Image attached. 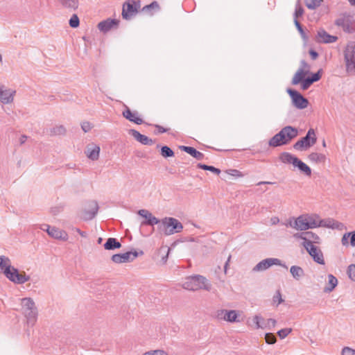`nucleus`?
Returning <instances> with one entry per match:
<instances>
[{"label": "nucleus", "instance_id": "obj_46", "mask_svg": "<svg viewBox=\"0 0 355 355\" xmlns=\"http://www.w3.org/2000/svg\"><path fill=\"white\" fill-rule=\"evenodd\" d=\"M265 339L268 344H274L277 341L275 336L272 333L266 334Z\"/></svg>", "mask_w": 355, "mask_h": 355}, {"label": "nucleus", "instance_id": "obj_63", "mask_svg": "<svg viewBox=\"0 0 355 355\" xmlns=\"http://www.w3.org/2000/svg\"><path fill=\"white\" fill-rule=\"evenodd\" d=\"M75 231L78 233L82 237H87V234L86 232H83L82 230H80L79 228H75Z\"/></svg>", "mask_w": 355, "mask_h": 355}, {"label": "nucleus", "instance_id": "obj_19", "mask_svg": "<svg viewBox=\"0 0 355 355\" xmlns=\"http://www.w3.org/2000/svg\"><path fill=\"white\" fill-rule=\"evenodd\" d=\"M59 5L70 12L76 11L80 6V0H56Z\"/></svg>", "mask_w": 355, "mask_h": 355}, {"label": "nucleus", "instance_id": "obj_22", "mask_svg": "<svg viewBox=\"0 0 355 355\" xmlns=\"http://www.w3.org/2000/svg\"><path fill=\"white\" fill-rule=\"evenodd\" d=\"M309 225L306 223V216L301 215L294 220L293 229L300 231H305L309 230Z\"/></svg>", "mask_w": 355, "mask_h": 355}, {"label": "nucleus", "instance_id": "obj_42", "mask_svg": "<svg viewBox=\"0 0 355 355\" xmlns=\"http://www.w3.org/2000/svg\"><path fill=\"white\" fill-rule=\"evenodd\" d=\"M69 26L73 28L79 26L80 20L76 14L72 15V16L69 19Z\"/></svg>", "mask_w": 355, "mask_h": 355}, {"label": "nucleus", "instance_id": "obj_20", "mask_svg": "<svg viewBox=\"0 0 355 355\" xmlns=\"http://www.w3.org/2000/svg\"><path fill=\"white\" fill-rule=\"evenodd\" d=\"M122 115L128 121L133 122L137 125H140L144 123L143 119L138 116V112H132L130 108H128L127 106H125V109L123 111Z\"/></svg>", "mask_w": 355, "mask_h": 355}, {"label": "nucleus", "instance_id": "obj_37", "mask_svg": "<svg viewBox=\"0 0 355 355\" xmlns=\"http://www.w3.org/2000/svg\"><path fill=\"white\" fill-rule=\"evenodd\" d=\"M197 167L200 169H203L205 171H209L216 175H219L220 173V170L218 168H216L213 166H209L205 164L199 163L197 165Z\"/></svg>", "mask_w": 355, "mask_h": 355}, {"label": "nucleus", "instance_id": "obj_32", "mask_svg": "<svg viewBox=\"0 0 355 355\" xmlns=\"http://www.w3.org/2000/svg\"><path fill=\"white\" fill-rule=\"evenodd\" d=\"M305 75H306V72L304 71V69L302 68H300L297 71V72L295 73V75L292 79V84L297 85L300 83H302V81L304 78Z\"/></svg>", "mask_w": 355, "mask_h": 355}, {"label": "nucleus", "instance_id": "obj_52", "mask_svg": "<svg viewBox=\"0 0 355 355\" xmlns=\"http://www.w3.org/2000/svg\"><path fill=\"white\" fill-rule=\"evenodd\" d=\"M341 355H355V349L349 347H345L342 349Z\"/></svg>", "mask_w": 355, "mask_h": 355}, {"label": "nucleus", "instance_id": "obj_17", "mask_svg": "<svg viewBox=\"0 0 355 355\" xmlns=\"http://www.w3.org/2000/svg\"><path fill=\"white\" fill-rule=\"evenodd\" d=\"M337 40L338 37L336 36L329 35L324 29H320L317 33L316 40L319 43H333Z\"/></svg>", "mask_w": 355, "mask_h": 355}, {"label": "nucleus", "instance_id": "obj_59", "mask_svg": "<svg viewBox=\"0 0 355 355\" xmlns=\"http://www.w3.org/2000/svg\"><path fill=\"white\" fill-rule=\"evenodd\" d=\"M153 355H168L166 352L161 349L152 350Z\"/></svg>", "mask_w": 355, "mask_h": 355}, {"label": "nucleus", "instance_id": "obj_10", "mask_svg": "<svg viewBox=\"0 0 355 355\" xmlns=\"http://www.w3.org/2000/svg\"><path fill=\"white\" fill-rule=\"evenodd\" d=\"M273 265L281 266L285 268H287V266L284 263H282L280 259L277 258H267L265 259L260 262H259L252 269L254 272L258 271H263L266 269L269 268Z\"/></svg>", "mask_w": 355, "mask_h": 355}, {"label": "nucleus", "instance_id": "obj_54", "mask_svg": "<svg viewBox=\"0 0 355 355\" xmlns=\"http://www.w3.org/2000/svg\"><path fill=\"white\" fill-rule=\"evenodd\" d=\"M81 128L85 132H87L91 130L92 126L89 122L85 121L82 123Z\"/></svg>", "mask_w": 355, "mask_h": 355}, {"label": "nucleus", "instance_id": "obj_60", "mask_svg": "<svg viewBox=\"0 0 355 355\" xmlns=\"http://www.w3.org/2000/svg\"><path fill=\"white\" fill-rule=\"evenodd\" d=\"M295 219V218H294V217L289 218V220L286 223H285L284 225L286 227H291L293 228Z\"/></svg>", "mask_w": 355, "mask_h": 355}, {"label": "nucleus", "instance_id": "obj_53", "mask_svg": "<svg viewBox=\"0 0 355 355\" xmlns=\"http://www.w3.org/2000/svg\"><path fill=\"white\" fill-rule=\"evenodd\" d=\"M309 78L311 79L313 83L318 81L321 78L320 71H318L317 73L312 74V76Z\"/></svg>", "mask_w": 355, "mask_h": 355}, {"label": "nucleus", "instance_id": "obj_15", "mask_svg": "<svg viewBox=\"0 0 355 355\" xmlns=\"http://www.w3.org/2000/svg\"><path fill=\"white\" fill-rule=\"evenodd\" d=\"M335 24L346 33H350L354 31V24L349 16H340L336 20Z\"/></svg>", "mask_w": 355, "mask_h": 355}, {"label": "nucleus", "instance_id": "obj_1", "mask_svg": "<svg viewBox=\"0 0 355 355\" xmlns=\"http://www.w3.org/2000/svg\"><path fill=\"white\" fill-rule=\"evenodd\" d=\"M0 268L6 277L15 284H23L30 280V276L25 272L19 273L18 270L12 266L11 261L8 257L0 256Z\"/></svg>", "mask_w": 355, "mask_h": 355}, {"label": "nucleus", "instance_id": "obj_35", "mask_svg": "<svg viewBox=\"0 0 355 355\" xmlns=\"http://www.w3.org/2000/svg\"><path fill=\"white\" fill-rule=\"evenodd\" d=\"M237 318H238V313H237L236 311L226 310L225 321H227L229 322H238L239 320H237Z\"/></svg>", "mask_w": 355, "mask_h": 355}, {"label": "nucleus", "instance_id": "obj_14", "mask_svg": "<svg viewBox=\"0 0 355 355\" xmlns=\"http://www.w3.org/2000/svg\"><path fill=\"white\" fill-rule=\"evenodd\" d=\"M119 22L118 19L107 18L99 22L97 27L100 31L106 33L112 29H116L119 25Z\"/></svg>", "mask_w": 355, "mask_h": 355}, {"label": "nucleus", "instance_id": "obj_51", "mask_svg": "<svg viewBox=\"0 0 355 355\" xmlns=\"http://www.w3.org/2000/svg\"><path fill=\"white\" fill-rule=\"evenodd\" d=\"M272 300H273L274 303L277 302V305L281 304L284 301L282 297V294H281L280 291L278 290L276 292L275 295L273 296Z\"/></svg>", "mask_w": 355, "mask_h": 355}, {"label": "nucleus", "instance_id": "obj_39", "mask_svg": "<svg viewBox=\"0 0 355 355\" xmlns=\"http://www.w3.org/2000/svg\"><path fill=\"white\" fill-rule=\"evenodd\" d=\"M304 10L300 4V1L297 0L295 3V10L294 12V19H297L298 17H301L304 14Z\"/></svg>", "mask_w": 355, "mask_h": 355}, {"label": "nucleus", "instance_id": "obj_50", "mask_svg": "<svg viewBox=\"0 0 355 355\" xmlns=\"http://www.w3.org/2000/svg\"><path fill=\"white\" fill-rule=\"evenodd\" d=\"M312 84L313 83L309 77L304 78L301 84L302 89L303 90L308 89Z\"/></svg>", "mask_w": 355, "mask_h": 355}, {"label": "nucleus", "instance_id": "obj_3", "mask_svg": "<svg viewBox=\"0 0 355 355\" xmlns=\"http://www.w3.org/2000/svg\"><path fill=\"white\" fill-rule=\"evenodd\" d=\"M183 288L193 291L200 289L209 291L211 288V285L205 277L194 275L186 278L185 282L183 283Z\"/></svg>", "mask_w": 355, "mask_h": 355}, {"label": "nucleus", "instance_id": "obj_23", "mask_svg": "<svg viewBox=\"0 0 355 355\" xmlns=\"http://www.w3.org/2000/svg\"><path fill=\"white\" fill-rule=\"evenodd\" d=\"M180 148L184 152L189 154L198 160H202L204 158V154L198 151L195 148L191 146H181Z\"/></svg>", "mask_w": 355, "mask_h": 355}, {"label": "nucleus", "instance_id": "obj_18", "mask_svg": "<svg viewBox=\"0 0 355 355\" xmlns=\"http://www.w3.org/2000/svg\"><path fill=\"white\" fill-rule=\"evenodd\" d=\"M129 133L134 137L135 140H137L138 142L141 143L143 145L152 146L155 143V141L152 139L149 138L148 137L144 135L141 134L136 130L131 129L130 130Z\"/></svg>", "mask_w": 355, "mask_h": 355}, {"label": "nucleus", "instance_id": "obj_48", "mask_svg": "<svg viewBox=\"0 0 355 355\" xmlns=\"http://www.w3.org/2000/svg\"><path fill=\"white\" fill-rule=\"evenodd\" d=\"M225 309H218L214 313V317L218 320H225Z\"/></svg>", "mask_w": 355, "mask_h": 355}, {"label": "nucleus", "instance_id": "obj_61", "mask_svg": "<svg viewBox=\"0 0 355 355\" xmlns=\"http://www.w3.org/2000/svg\"><path fill=\"white\" fill-rule=\"evenodd\" d=\"M309 54L311 55V59L313 60H316L318 58V53L315 51H314L313 49H311L309 51Z\"/></svg>", "mask_w": 355, "mask_h": 355}, {"label": "nucleus", "instance_id": "obj_2", "mask_svg": "<svg viewBox=\"0 0 355 355\" xmlns=\"http://www.w3.org/2000/svg\"><path fill=\"white\" fill-rule=\"evenodd\" d=\"M298 135V130L296 128L287 125L283 128L278 133L275 135L268 142L271 147H278L288 144L292 139H295Z\"/></svg>", "mask_w": 355, "mask_h": 355}, {"label": "nucleus", "instance_id": "obj_38", "mask_svg": "<svg viewBox=\"0 0 355 355\" xmlns=\"http://www.w3.org/2000/svg\"><path fill=\"white\" fill-rule=\"evenodd\" d=\"M161 155L164 158L171 157L174 156L173 150L167 146H164L161 148Z\"/></svg>", "mask_w": 355, "mask_h": 355}, {"label": "nucleus", "instance_id": "obj_49", "mask_svg": "<svg viewBox=\"0 0 355 355\" xmlns=\"http://www.w3.org/2000/svg\"><path fill=\"white\" fill-rule=\"evenodd\" d=\"M294 24H295L297 31L300 33L301 36L305 40L307 39V37L306 36V34L302 28L301 24L299 22V21L297 19H295Z\"/></svg>", "mask_w": 355, "mask_h": 355}, {"label": "nucleus", "instance_id": "obj_56", "mask_svg": "<svg viewBox=\"0 0 355 355\" xmlns=\"http://www.w3.org/2000/svg\"><path fill=\"white\" fill-rule=\"evenodd\" d=\"M293 236L295 238V239H302L304 241H306V240H308L309 239L307 238V236H306V234H305V232H301V233H296L293 235Z\"/></svg>", "mask_w": 355, "mask_h": 355}, {"label": "nucleus", "instance_id": "obj_29", "mask_svg": "<svg viewBox=\"0 0 355 355\" xmlns=\"http://www.w3.org/2000/svg\"><path fill=\"white\" fill-rule=\"evenodd\" d=\"M308 159L311 162L318 164L324 163L326 160V156L324 154L318 153H311L308 155Z\"/></svg>", "mask_w": 355, "mask_h": 355}, {"label": "nucleus", "instance_id": "obj_64", "mask_svg": "<svg viewBox=\"0 0 355 355\" xmlns=\"http://www.w3.org/2000/svg\"><path fill=\"white\" fill-rule=\"evenodd\" d=\"M270 223L272 225H277L279 223V218L277 216H273L270 218Z\"/></svg>", "mask_w": 355, "mask_h": 355}, {"label": "nucleus", "instance_id": "obj_47", "mask_svg": "<svg viewBox=\"0 0 355 355\" xmlns=\"http://www.w3.org/2000/svg\"><path fill=\"white\" fill-rule=\"evenodd\" d=\"M347 275L349 277L354 281L355 280V265L350 264L347 268Z\"/></svg>", "mask_w": 355, "mask_h": 355}, {"label": "nucleus", "instance_id": "obj_11", "mask_svg": "<svg viewBox=\"0 0 355 355\" xmlns=\"http://www.w3.org/2000/svg\"><path fill=\"white\" fill-rule=\"evenodd\" d=\"M87 209L82 211V218L84 220H92L98 211V204L96 200H90L87 203Z\"/></svg>", "mask_w": 355, "mask_h": 355}, {"label": "nucleus", "instance_id": "obj_16", "mask_svg": "<svg viewBox=\"0 0 355 355\" xmlns=\"http://www.w3.org/2000/svg\"><path fill=\"white\" fill-rule=\"evenodd\" d=\"M44 227H46V232L50 236L62 241H67L68 239V234L65 231L61 230L55 227H51L47 224H44Z\"/></svg>", "mask_w": 355, "mask_h": 355}, {"label": "nucleus", "instance_id": "obj_8", "mask_svg": "<svg viewBox=\"0 0 355 355\" xmlns=\"http://www.w3.org/2000/svg\"><path fill=\"white\" fill-rule=\"evenodd\" d=\"M302 245L306 250L309 255L313 258L314 261L321 265H324L325 263L322 252L319 248L315 246L313 244L311 243V242L302 243Z\"/></svg>", "mask_w": 355, "mask_h": 355}, {"label": "nucleus", "instance_id": "obj_9", "mask_svg": "<svg viewBox=\"0 0 355 355\" xmlns=\"http://www.w3.org/2000/svg\"><path fill=\"white\" fill-rule=\"evenodd\" d=\"M287 92L292 99L293 105L297 109L302 110L307 107L309 101L300 92L293 89H288Z\"/></svg>", "mask_w": 355, "mask_h": 355}, {"label": "nucleus", "instance_id": "obj_4", "mask_svg": "<svg viewBox=\"0 0 355 355\" xmlns=\"http://www.w3.org/2000/svg\"><path fill=\"white\" fill-rule=\"evenodd\" d=\"M21 310L27 323L33 326L37 318V309L34 301L30 297L21 300Z\"/></svg>", "mask_w": 355, "mask_h": 355}, {"label": "nucleus", "instance_id": "obj_28", "mask_svg": "<svg viewBox=\"0 0 355 355\" xmlns=\"http://www.w3.org/2000/svg\"><path fill=\"white\" fill-rule=\"evenodd\" d=\"M340 225H342V223L330 218L320 220V227L338 229Z\"/></svg>", "mask_w": 355, "mask_h": 355}, {"label": "nucleus", "instance_id": "obj_57", "mask_svg": "<svg viewBox=\"0 0 355 355\" xmlns=\"http://www.w3.org/2000/svg\"><path fill=\"white\" fill-rule=\"evenodd\" d=\"M350 234H352V233H349V232H347V233H345L343 238H342V240H341V242H342V244L343 245H348V239L350 237Z\"/></svg>", "mask_w": 355, "mask_h": 355}, {"label": "nucleus", "instance_id": "obj_62", "mask_svg": "<svg viewBox=\"0 0 355 355\" xmlns=\"http://www.w3.org/2000/svg\"><path fill=\"white\" fill-rule=\"evenodd\" d=\"M350 234V244L352 246H355V231L351 232Z\"/></svg>", "mask_w": 355, "mask_h": 355}, {"label": "nucleus", "instance_id": "obj_33", "mask_svg": "<svg viewBox=\"0 0 355 355\" xmlns=\"http://www.w3.org/2000/svg\"><path fill=\"white\" fill-rule=\"evenodd\" d=\"M65 133H66V129L62 125H55L49 129V135L51 136L64 135H65Z\"/></svg>", "mask_w": 355, "mask_h": 355}, {"label": "nucleus", "instance_id": "obj_55", "mask_svg": "<svg viewBox=\"0 0 355 355\" xmlns=\"http://www.w3.org/2000/svg\"><path fill=\"white\" fill-rule=\"evenodd\" d=\"M266 322L267 324V328L271 329L272 328H274L275 327L277 321L275 319L270 318Z\"/></svg>", "mask_w": 355, "mask_h": 355}, {"label": "nucleus", "instance_id": "obj_30", "mask_svg": "<svg viewBox=\"0 0 355 355\" xmlns=\"http://www.w3.org/2000/svg\"><path fill=\"white\" fill-rule=\"evenodd\" d=\"M302 173H304L306 176H311V168L306 164L304 162H303L302 160L298 159L296 164H295V166Z\"/></svg>", "mask_w": 355, "mask_h": 355}, {"label": "nucleus", "instance_id": "obj_36", "mask_svg": "<svg viewBox=\"0 0 355 355\" xmlns=\"http://www.w3.org/2000/svg\"><path fill=\"white\" fill-rule=\"evenodd\" d=\"M306 236L309 239L306 241H303L302 243H305L306 242H311V243L313 244V243H320V238L318 235L312 232H305Z\"/></svg>", "mask_w": 355, "mask_h": 355}, {"label": "nucleus", "instance_id": "obj_26", "mask_svg": "<svg viewBox=\"0 0 355 355\" xmlns=\"http://www.w3.org/2000/svg\"><path fill=\"white\" fill-rule=\"evenodd\" d=\"M121 247V243L115 238H109L104 244V248L107 250H114Z\"/></svg>", "mask_w": 355, "mask_h": 355}, {"label": "nucleus", "instance_id": "obj_58", "mask_svg": "<svg viewBox=\"0 0 355 355\" xmlns=\"http://www.w3.org/2000/svg\"><path fill=\"white\" fill-rule=\"evenodd\" d=\"M155 127L157 130V131L155 132V134L164 133L168 131V129L164 128V127H162V125H155Z\"/></svg>", "mask_w": 355, "mask_h": 355}, {"label": "nucleus", "instance_id": "obj_31", "mask_svg": "<svg viewBox=\"0 0 355 355\" xmlns=\"http://www.w3.org/2000/svg\"><path fill=\"white\" fill-rule=\"evenodd\" d=\"M290 272L293 277L296 280H299L304 275L303 269L297 266H291L290 268Z\"/></svg>", "mask_w": 355, "mask_h": 355}, {"label": "nucleus", "instance_id": "obj_40", "mask_svg": "<svg viewBox=\"0 0 355 355\" xmlns=\"http://www.w3.org/2000/svg\"><path fill=\"white\" fill-rule=\"evenodd\" d=\"M321 1L322 0H306V6L309 9L314 10L320 6Z\"/></svg>", "mask_w": 355, "mask_h": 355}, {"label": "nucleus", "instance_id": "obj_44", "mask_svg": "<svg viewBox=\"0 0 355 355\" xmlns=\"http://www.w3.org/2000/svg\"><path fill=\"white\" fill-rule=\"evenodd\" d=\"M159 223H160V220L157 218H156L155 216H153L150 220H144V221L141 222V226H144V225L153 226Z\"/></svg>", "mask_w": 355, "mask_h": 355}, {"label": "nucleus", "instance_id": "obj_25", "mask_svg": "<svg viewBox=\"0 0 355 355\" xmlns=\"http://www.w3.org/2000/svg\"><path fill=\"white\" fill-rule=\"evenodd\" d=\"M306 216V223L309 225V229H313L320 227V219L318 216L317 215H305Z\"/></svg>", "mask_w": 355, "mask_h": 355}, {"label": "nucleus", "instance_id": "obj_41", "mask_svg": "<svg viewBox=\"0 0 355 355\" xmlns=\"http://www.w3.org/2000/svg\"><path fill=\"white\" fill-rule=\"evenodd\" d=\"M151 10H159V5L157 1H153L151 3L146 5L143 7L142 11L144 12H148Z\"/></svg>", "mask_w": 355, "mask_h": 355}, {"label": "nucleus", "instance_id": "obj_21", "mask_svg": "<svg viewBox=\"0 0 355 355\" xmlns=\"http://www.w3.org/2000/svg\"><path fill=\"white\" fill-rule=\"evenodd\" d=\"M100 147L95 144H90L87 146L85 154L87 157L92 160L96 161L99 158Z\"/></svg>", "mask_w": 355, "mask_h": 355}, {"label": "nucleus", "instance_id": "obj_12", "mask_svg": "<svg viewBox=\"0 0 355 355\" xmlns=\"http://www.w3.org/2000/svg\"><path fill=\"white\" fill-rule=\"evenodd\" d=\"M16 94V90L7 88L0 83V103L4 105L12 103Z\"/></svg>", "mask_w": 355, "mask_h": 355}, {"label": "nucleus", "instance_id": "obj_34", "mask_svg": "<svg viewBox=\"0 0 355 355\" xmlns=\"http://www.w3.org/2000/svg\"><path fill=\"white\" fill-rule=\"evenodd\" d=\"M253 322L255 324L256 329H266L267 324L266 320L263 317L259 315H256L253 318Z\"/></svg>", "mask_w": 355, "mask_h": 355}, {"label": "nucleus", "instance_id": "obj_6", "mask_svg": "<svg viewBox=\"0 0 355 355\" xmlns=\"http://www.w3.org/2000/svg\"><path fill=\"white\" fill-rule=\"evenodd\" d=\"M316 141L317 137L315 131L313 129L310 128L306 135L293 145V148L297 150L302 151L313 146Z\"/></svg>", "mask_w": 355, "mask_h": 355}, {"label": "nucleus", "instance_id": "obj_5", "mask_svg": "<svg viewBox=\"0 0 355 355\" xmlns=\"http://www.w3.org/2000/svg\"><path fill=\"white\" fill-rule=\"evenodd\" d=\"M161 223L164 227V234L166 236L181 232L183 230L182 224L175 218L166 217L162 220Z\"/></svg>", "mask_w": 355, "mask_h": 355}, {"label": "nucleus", "instance_id": "obj_43", "mask_svg": "<svg viewBox=\"0 0 355 355\" xmlns=\"http://www.w3.org/2000/svg\"><path fill=\"white\" fill-rule=\"evenodd\" d=\"M137 214L141 216V217L144 218L146 219V220H150L151 218L153 216V215L152 214V213H150L148 210L147 209H139L138 211H137Z\"/></svg>", "mask_w": 355, "mask_h": 355}, {"label": "nucleus", "instance_id": "obj_45", "mask_svg": "<svg viewBox=\"0 0 355 355\" xmlns=\"http://www.w3.org/2000/svg\"><path fill=\"white\" fill-rule=\"evenodd\" d=\"M292 331V329L291 328H285L280 329L277 331V334L281 339H284L286 338L291 332Z\"/></svg>", "mask_w": 355, "mask_h": 355}, {"label": "nucleus", "instance_id": "obj_24", "mask_svg": "<svg viewBox=\"0 0 355 355\" xmlns=\"http://www.w3.org/2000/svg\"><path fill=\"white\" fill-rule=\"evenodd\" d=\"M280 160L283 163L292 164L293 166L296 164L298 158L290 153L284 152L279 156Z\"/></svg>", "mask_w": 355, "mask_h": 355}, {"label": "nucleus", "instance_id": "obj_7", "mask_svg": "<svg viewBox=\"0 0 355 355\" xmlns=\"http://www.w3.org/2000/svg\"><path fill=\"white\" fill-rule=\"evenodd\" d=\"M141 7L140 0H128L123 5L122 17L128 20L135 16Z\"/></svg>", "mask_w": 355, "mask_h": 355}, {"label": "nucleus", "instance_id": "obj_27", "mask_svg": "<svg viewBox=\"0 0 355 355\" xmlns=\"http://www.w3.org/2000/svg\"><path fill=\"white\" fill-rule=\"evenodd\" d=\"M338 279L333 275H328V283L327 285L324 288V293L331 292L337 286Z\"/></svg>", "mask_w": 355, "mask_h": 355}, {"label": "nucleus", "instance_id": "obj_13", "mask_svg": "<svg viewBox=\"0 0 355 355\" xmlns=\"http://www.w3.org/2000/svg\"><path fill=\"white\" fill-rule=\"evenodd\" d=\"M137 251H130L122 254H115L112 257V261L116 263L131 262L138 257Z\"/></svg>", "mask_w": 355, "mask_h": 355}]
</instances>
